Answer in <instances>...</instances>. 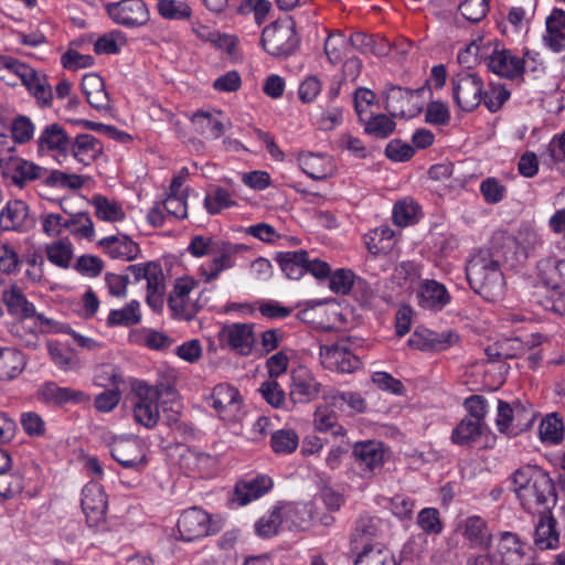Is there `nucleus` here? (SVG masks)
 Instances as JSON below:
<instances>
[{
	"instance_id": "obj_9",
	"label": "nucleus",
	"mask_w": 565,
	"mask_h": 565,
	"mask_svg": "<svg viewBox=\"0 0 565 565\" xmlns=\"http://www.w3.org/2000/svg\"><path fill=\"white\" fill-rule=\"evenodd\" d=\"M180 540L193 542L218 531L212 515L199 507L189 508L180 514L177 523Z\"/></svg>"
},
{
	"instance_id": "obj_6",
	"label": "nucleus",
	"mask_w": 565,
	"mask_h": 565,
	"mask_svg": "<svg viewBox=\"0 0 565 565\" xmlns=\"http://www.w3.org/2000/svg\"><path fill=\"white\" fill-rule=\"evenodd\" d=\"M451 95L455 105L462 111H473L482 102L483 79L473 72L462 71L451 79Z\"/></svg>"
},
{
	"instance_id": "obj_28",
	"label": "nucleus",
	"mask_w": 565,
	"mask_h": 565,
	"mask_svg": "<svg viewBox=\"0 0 565 565\" xmlns=\"http://www.w3.org/2000/svg\"><path fill=\"white\" fill-rule=\"evenodd\" d=\"M211 406L223 417L233 416L239 408L241 395L237 388L227 384H217L211 393Z\"/></svg>"
},
{
	"instance_id": "obj_22",
	"label": "nucleus",
	"mask_w": 565,
	"mask_h": 565,
	"mask_svg": "<svg viewBox=\"0 0 565 565\" xmlns=\"http://www.w3.org/2000/svg\"><path fill=\"white\" fill-rule=\"evenodd\" d=\"M457 339V335L450 331L438 333L419 328L411 335L408 344L420 351H444L451 347Z\"/></svg>"
},
{
	"instance_id": "obj_42",
	"label": "nucleus",
	"mask_w": 565,
	"mask_h": 565,
	"mask_svg": "<svg viewBox=\"0 0 565 565\" xmlns=\"http://www.w3.org/2000/svg\"><path fill=\"white\" fill-rule=\"evenodd\" d=\"M354 553V565H399L391 551L380 546H365L364 550Z\"/></svg>"
},
{
	"instance_id": "obj_27",
	"label": "nucleus",
	"mask_w": 565,
	"mask_h": 565,
	"mask_svg": "<svg viewBox=\"0 0 565 565\" xmlns=\"http://www.w3.org/2000/svg\"><path fill=\"white\" fill-rule=\"evenodd\" d=\"M98 246L102 247L110 258L126 262L136 259L140 253L138 244L129 236L122 234L104 237L98 241Z\"/></svg>"
},
{
	"instance_id": "obj_54",
	"label": "nucleus",
	"mask_w": 565,
	"mask_h": 565,
	"mask_svg": "<svg viewBox=\"0 0 565 565\" xmlns=\"http://www.w3.org/2000/svg\"><path fill=\"white\" fill-rule=\"evenodd\" d=\"M126 43V35L121 31L115 30L97 39L94 52L96 54H116Z\"/></svg>"
},
{
	"instance_id": "obj_5",
	"label": "nucleus",
	"mask_w": 565,
	"mask_h": 565,
	"mask_svg": "<svg viewBox=\"0 0 565 565\" xmlns=\"http://www.w3.org/2000/svg\"><path fill=\"white\" fill-rule=\"evenodd\" d=\"M533 422L534 412L530 404L498 399L495 426L501 434L518 436L531 428Z\"/></svg>"
},
{
	"instance_id": "obj_8",
	"label": "nucleus",
	"mask_w": 565,
	"mask_h": 565,
	"mask_svg": "<svg viewBox=\"0 0 565 565\" xmlns=\"http://www.w3.org/2000/svg\"><path fill=\"white\" fill-rule=\"evenodd\" d=\"M45 169L29 161L14 151L8 152L0 166V174L3 181L11 186L23 189L26 184L39 180L45 173Z\"/></svg>"
},
{
	"instance_id": "obj_29",
	"label": "nucleus",
	"mask_w": 565,
	"mask_h": 565,
	"mask_svg": "<svg viewBox=\"0 0 565 565\" xmlns=\"http://www.w3.org/2000/svg\"><path fill=\"white\" fill-rule=\"evenodd\" d=\"M68 152L79 163L89 166L103 154V146L94 136L82 134L71 140Z\"/></svg>"
},
{
	"instance_id": "obj_37",
	"label": "nucleus",
	"mask_w": 565,
	"mask_h": 565,
	"mask_svg": "<svg viewBox=\"0 0 565 565\" xmlns=\"http://www.w3.org/2000/svg\"><path fill=\"white\" fill-rule=\"evenodd\" d=\"M25 367L24 355L14 348H0V381L17 377Z\"/></svg>"
},
{
	"instance_id": "obj_39",
	"label": "nucleus",
	"mask_w": 565,
	"mask_h": 565,
	"mask_svg": "<svg viewBox=\"0 0 565 565\" xmlns=\"http://www.w3.org/2000/svg\"><path fill=\"white\" fill-rule=\"evenodd\" d=\"M3 301L13 316L20 318H31L35 315V307L28 301L21 288L13 285L10 289L4 290L2 294Z\"/></svg>"
},
{
	"instance_id": "obj_25",
	"label": "nucleus",
	"mask_w": 565,
	"mask_h": 565,
	"mask_svg": "<svg viewBox=\"0 0 565 565\" xmlns=\"http://www.w3.org/2000/svg\"><path fill=\"white\" fill-rule=\"evenodd\" d=\"M39 398L50 405H63L66 403L81 404L89 397L82 391L70 387H61L54 382H46L38 391Z\"/></svg>"
},
{
	"instance_id": "obj_2",
	"label": "nucleus",
	"mask_w": 565,
	"mask_h": 565,
	"mask_svg": "<svg viewBox=\"0 0 565 565\" xmlns=\"http://www.w3.org/2000/svg\"><path fill=\"white\" fill-rule=\"evenodd\" d=\"M499 262V250L481 248L467 264L466 275L470 287L488 301H497L504 295L505 280Z\"/></svg>"
},
{
	"instance_id": "obj_13",
	"label": "nucleus",
	"mask_w": 565,
	"mask_h": 565,
	"mask_svg": "<svg viewBox=\"0 0 565 565\" xmlns=\"http://www.w3.org/2000/svg\"><path fill=\"white\" fill-rule=\"evenodd\" d=\"M218 342L222 348L242 356L252 353L255 343L254 326L247 322L224 324L218 331Z\"/></svg>"
},
{
	"instance_id": "obj_21",
	"label": "nucleus",
	"mask_w": 565,
	"mask_h": 565,
	"mask_svg": "<svg viewBox=\"0 0 565 565\" xmlns=\"http://www.w3.org/2000/svg\"><path fill=\"white\" fill-rule=\"evenodd\" d=\"M418 303L431 311H441L451 300L445 285L434 279H424L417 288Z\"/></svg>"
},
{
	"instance_id": "obj_49",
	"label": "nucleus",
	"mask_w": 565,
	"mask_h": 565,
	"mask_svg": "<svg viewBox=\"0 0 565 565\" xmlns=\"http://www.w3.org/2000/svg\"><path fill=\"white\" fill-rule=\"evenodd\" d=\"M74 236L92 241L95 236L94 224L86 212H78L71 214L66 218V228Z\"/></svg>"
},
{
	"instance_id": "obj_35",
	"label": "nucleus",
	"mask_w": 565,
	"mask_h": 565,
	"mask_svg": "<svg viewBox=\"0 0 565 565\" xmlns=\"http://www.w3.org/2000/svg\"><path fill=\"white\" fill-rule=\"evenodd\" d=\"M547 35L545 40L548 46L559 52L565 49V11L554 9L546 19Z\"/></svg>"
},
{
	"instance_id": "obj_18",
	"label": "nucleus",
	"mask_w": 565,
	"mask_h": 565,
	"mask_svg": "<svg viewBox=\"0 0 565 565\" xmlns=\"http://www.w3.org/2000/svg\"><path fill=\"white\" fill-rule=\"evenodd\" d=\"M35 225V218L30 214L29 205L22 200H10L0 212V228L26 233Z\"/></svg>"
},
{
	"instance_id": "obj_58",
	"label": "nucleus",
	"mask_w": 565,
	"mask_h": 565,
	"mask_svg": "<svg viewBox=\"0 0 565 565\" xmlns=\"http://www.w3.org/2000/svg\"><path fill=\"white\" fill-rule=\"evenodd\" d=\"M282 522V514L279 508H275L264 516L255 525L256 533L262 537H269L278 532Z\"/></svg>"
},
{
	"instance_id": "obj_55",
	"label": "nucleus",
	"mask_w": 565,
	"mask_h": 565,
	"mask_svg": "<svg viewBox=\"0 0 565 565\" xmlns=\"http://www.w3.org/2000/svg\"><path fill=\"white\" fill-rule=\"evenodd\" d=\"M24 489L23 477L19 473H0V500L17 498Z\"/></svg>"
},
{
	"instance_id": "obj_57",
	"label": "nucleus",
	"mask_w": 565,
	"mask_h": 565,
	"mask_svg": "<svg viewBox=\"0 0 565 565\" xmlns=\"http://www.w3.org/2000/svg\"><path fill=\"white\" fill-rule=\"evenodd\" d=\"M354 281L355 275L351 269L340 268L329 275V288L339 295L349 294Z\"/></svg>"
},
{
	"instance_id": "obj_63",
	"label": "nucleus",
	"mask_w": 565,
	"mask_h": 565,
	"mask_svg": "<svg viewBox=\"0 0 565 565\" xmlns=\"http://www.w3.org/2000/svg\"><path fill=\"white\" fill-rule=\"evenodd\" d=\"M418 210V204L412 200L399 201L394 206L393 218L397 225L407 226L415 220Z\"/></svg>"
},
{
	"instance_id": "obj_61",
	"label": "nucleus",
	"mask_w": 565,
	"mask_h": 565,
	"mask_svg": "<svg viewBox=\"0 0 565 565\" xmlns=\"http://www.w3.org/2000/svg\"><path fill=\"white\" fill-rule=\"evenodd\" d=\"M462 17L470 22L481 21L489 11L488 0H465L459 6Z\"/></svg>"
},
{
	"instance_id": "obj_32",
	"label": "nucleus",
	"mask_w": 565,
	"mask_h": 565,
	"mask_svg": "<svg viewBox=\"0 0 565 565\" xmlns=\"http://www.w3.org/2000/svg\"><path fill=\"white\" fill-rule=\"evenodd\" d=\"M460 529L462 536L472 547H488L490 545L492 533L487 521L481 516H468L462 521Z\"/></svg>"
},
{
	"instance_id": "obj_47",
	"label": "nucleus",
	"mask_w": 565,
	"mask_h": 565,
	"mask_svg": "<svg viewBox=\"0 0 565 565\" xmlns=\"http://www.w3.org/2000/svg\"><path fill=\"white\" fill-rule=\"evenodd\" d=\"M30 93L36 98L38 103L43 107H49L52 104L53 92L51 85L44 75L33 72V76L26 79L24 84Z\"/></svg>"
},
{
	"instance_id": "obj_10",
	"label": "nucleus",
	"mask_w": 565,
	"mask_h": 565,
	"mask_svg": "<svg viewBox=\"0 0 565 565\" xmlns=\"http://www.w3.org/2000/svg\"><path fill=\"white\" fill-rule=\"evenodd\" d=\"M537 53L525 52L523 58L516 56L511 50L504 47H495L487 57L488 68L508 79H519L529 65L530 61L535 63Z\"/></svg>"
},
{
	"instance_id": "obj_34",
	"label": "nucleus",
	"mask_w": 565,
	"mask_h": 565,
	"mask_svg": "<svg viewBox=\"0 0 565 565\" xmlns=\"http://www.w3.org/2000/svg\"><path fill=\"white\" fill-rule=\"evenodd\" d=\"M71 146L68 135L58 124L47 125L39 138L40 149L66 154Z\"/></svg>"
},
{
	"instance_id": "obj_31",
	"label": "nucleus",
	"mask_w": 565,
	"mask_h": 565,
	"mask_svg": "<svg viewBox=\"0 0 565 565\" xmlns=\"http://www.w3.org/2000/svg\"><path fill=\"white\" fill-rule=\"evenodd\" d=\"M537 274L545 286L565 291V259L555 256L541 259Z\"/></svg>"
},
{
	"instance_id": "obj_64",
	"label": "nucleus",
	"mask_w": 565,
	"mask_h": 565,
	"mask_svg": "<svg viewBox=\"0 0 565 565\" xmlns=\"http://www.w3.org/2000/svg\"><path fill=\"white\" fill-rule=\"evenodd\" d=\"M480 192L488 204H497L504 198L505 186L495 178H487L480 184Z\"/></svg>"
},
{
	"instance_id": "obj_43",
	"label": "nucleus",
	"mask_w": 565,
	"mask_h": 565,
	"mask_svg": "<svg viewBox=\"0 0 565 565\" xmlns=\"http://www.w3.org/2000/svg\"><path fill=\"white\" fill-rule=\"evenodd\" d=\"M95 207V215L105 222H119L126 216L122 206L103 195H94L90 201Z\"/></svg>"
},
{
	"instance_id": "obj_36",
	"label": "nucleus",
	"mask_w": 565,
	"mask_h": 565,
	"mask_svg": "<svg viewBox=\"0 0 565 565\" xmlns=\"http://www.w3.org/2000/svg\"><path fill=\"white\" fill-rule=\"evenodd\" d=\"M412 98V90L390 84L385 89V109L393 117H405Z\"/></svg>"
},
{
	"instance_id": "obj_30",
	"label": "nucleus",
	"mask_w": 565,
	"mask_h": 565,
	"mask_svg": "<svg viewBox=\"0 0 565 565\" xmlns=\"http://www.w3.org/2000/svg\"><path fill=\"white\" fill-rule=\"evenodd\" d=\"M486 431L487 425L472 417H463L452 429L450 440L461 447H473L480 443Z\"/></svg>"
},
{
	"instance_id": "obj_26",
	"label": "nucleus",
	"mask_w": 565,
	"mask_h": 565,
	"mask_svg": "<svg viewBox=\"0 0 565 565\" xmlns=\"http://www.w3.org/2000/svg\"><path fill=\"white\" fill-rule=\"evenodd\" d=\"M273 487V481L267 476H257L245 479L236 483L233 502L239 507L246 505L268 492Z\"/></svg>"
},
{
	"instance_id": "obj_11",
	"label": "nucleus",
	"mask_w": 565,
	"mask_h": 565,
	"mask_svg": "<svg viewBox=\"0 0 565 565\" xmlns=\"http://www.w3.org/2000/svg\"><path fill=\"white\" fill-rule=\"evenodd\" d=\"M319 356L324 369L340 373H351L361 365L360 359L351 351L348 339L320 345Z\"/></svg>"
},
{
	"instance_id": "obj_7",
	"label": "nucleus",
	"mask_w": 565,
	"mask_h": 565,
	"mask_svg": "<svg viewBox=\"0 0 565 565\" xmlns=\"http://www.w3.org/2000/svg\"><path fill=\"white\" fill-rule=\"evenodd\" d=\"M298 36L292 21L274 22L262 33V44L273 56H288L298 47Z\"/></svg>"
},
{
	"instance_id": "obj_45",
	"label": "nucleus",
	"mask_w": 565,
	"mask_h": 565,
	"mask_svg": "<svg viewBox=\"0 0 565 565\" xmlns=\"http://www.w3.org/2000/svg\"><path fill=\"white\" fill-rule=\"evenodd\" d=\"M270 446L277 455H290L299 446V436L291 428H282L273 433Z\"/></svg>"
},
{
	"instance_id": "obj_20",
	"label": "nucleus",
	"mask_w": 565,
	"mask_h": 565,
	"mask_svg": "<svg viewBox=\"0 0 565 565\" xmlns=\"http://www.w3.org/2000/svg\"><path fill=\"white\" fill-rule=\"evenodd\" d=\"M111 457L124 468L140 470L146 466V452L137 438H116L110 448Z\"/></svg>"
},
{
	"instance_id": "obj_53",
	"label": "nucleus",
	"mask_w": 565,
	"mask_h": 565,
	"mask_svg": "<svg viewBox=\"0 0 565 565\" xmlns=\"http://www.w3.org/2000/svg\"><path fill=\"white\" fill-rule=\"evenodd\" d=\"M235 205L232 194L224 188H214L204 199V206L210 214H217L222 210Z\"/></svg>"
},
{
	"instance_id": "obj_19",
	"label": "nucleus",
	"mask_w": 565,
	"mask_h": 565,
	"mask_svg": "<svg viewBox=\"0 0 565 565\" xmlns=\"http://www.w3.org/2000/svg\"><path fill=\"white\" fill-rule=\"evenodd\" d=\"M81 503L89 526L97 527L105 522L107 499L99 483L93 481L84 487Z\"/></svg>"
},
{
	"instance_id": "obj_1",
	"label": "nucleus",
	"mask_w": 565,
	"mask_h": 565,
	"mask_svg": "<svg viewBox=\"0 0 565 565\" xmlns=\"http://www.w3.org/2000/svg\"><path fill=\"white\" fill-rule=\"evenodd\" d=\"M514 492L522 508L531 514L550 511L557 492L550 475L537 466H523L512 476Z\"/></svg>"
},
{
	"instance_id": "obj_44",
	"label": "nucleus",
	"mask_w": 565,
	"mask_h": 565,
	"mask_svg": "<svg viewBox=\"0 0 565 565\" xmlns=\"http://www.w3.org/2000/svg\"><path fill=\"white\" fill-rule=\"evenodd\" d=\"M313 424L319 431H331L334 436H343L344 428L338 424L335 412L328 405L319 406L313 414Z\"/></svg>"
},
{
	"instance_id": "obj_17",
	"label": "nucleus",
	"mask_w": 565,
	"mask_h": 565,
	"mask_svg": "<svg viewBox=\"0 0 565 565\" xmlns=\"http://www.w3.org/2000/svg\"><path fill=\"white\" fill-rule=\"evenodd\" d=\"M385 530L386 523L381 518L367 512L361 513L351 533V551L358 552L364 550L365 546H377L372 544V541L381 537Z\"/></svg>"
},
{
	"instance_id": "obj_62",
	"label": "nucleus",
	"mask_w": 565,
	"mask_h": 565,
	"mask_svg": "<svg viewBox=\"0 0 565 565\" xmlns=\"http://www.w3.org/2000/svg\"><path fill=\"white\" fill-rule=\"evenodd\" d=\"M419 527L427 534H439L443 531V523L439 512L435 508L423 509L417 516Z\"/></svg>"
},
{
	"instance_id": "obj_52",
	"label": "nucleus",
	"mask_w": 565,
	"mask_h": 565,
	"mask_svg": "<svg viewBox=\"0 0 565 565\" xmlns=\"http://www.w3.org/2000/svg\"><path fill=\"white\" fill-rule=\"evenodd\" d=\"M362 122L366 134L381 139L388 137L396 127L394 120L384 114L371 116Z\"/></svg>"
},
{
	"instance_id": "obj_51",
	"label": "nucleus",
	"mask_w": 565,
	"mask_h": 565,
	"mask_svg": "<svg viewBox=\"0 0 565 565\" xmlns=\"http://www.w3.org/2000/svg\"><path fill=\"white\" fill-rule=\"evenodd\" d=\"M47 259L62 268H67L73 257V246L68 241L60 239L46 246Z\"/></svg>"
},
{
	"instance_id": "obj_50",
	"label": "nucleus",
	"mask_w": 565,
	"mask_h": 565,
	"mask_svg": "<svg viewBox=\"0 0 565 565\" xmlns=\"http://www.w3.org/2000/svg\"><path fill=\"white\" fill-rule=\"evenodd\" d=\"M349 50V40L342 33H332L326 39L324 53L333 65L340 63L348 55Z\"/></svg>"
},
{
	"instance_id": "obj_23",
	"label": "nucleus",
	"mask_w": 565,
	"mask_h": 565,
	"mask_svg": "<svg viewBox=\"0 0 565 565\" xmlns=\"http://www.w3.org/2000/svg\"><path fill=\"white\" fill-rule=\"evenodd\" d=\"M540 519L535 525L533 543L537 550H556L561 544V534L557 531V521L550 511L539 513Z\"/></svg>"
},
{
	"instance_id": "obj_14",
	"label": "nucleus",
	"mask_w": 565,
	"mask_h": 565,
	"mask_svg": "<svg viewBox=\"0 0 565 565\" xmlns=\"http://www.w3.org/2000/svg\"><path fill=\"white\" fill-rule=\"evenodd\" d=\"M195 286L196 281L188 276L175 280L168 299V306L174 318L185 321H191L195 318L199 306L190 298V294Z\"/></svg>"
},
{
	"instance_id": "obj_15",
	"label": "nucleus",
	"mask_w": 565,
	"mask_h": 565,
	"mask_svg": "<svg viewBox=\"0 0 565 565\" xmlns=\"http://www.w3.org/2000/svg\"><path fill=\"white\" fill-rule=\"evenodd\" d=\"M352 455L362 478L371 479L377 475L385 461V448L380 441L356 443Z\"/></svg>"
},
{
	"instance_id": "obj_24",
	"label": "nucleus",
	"mask_w": 565,
	"mask_h": 565,
	"mask_svg": "<svg viewBox=\"0 0 565 565\" xmlns=\"http://www.w3.org/2000/svg\"><path fill=\"white\" fill-rule=\"evenodd\" d=\"M299 167L312 180H326L337 172L332 157L321 153H301L298 157Z\"/></svg>"
},
{
	"instance_id": "obj_46",
	"label": "nucleus",
	"mask_w": 565,
	"mask_h": 565,
	"mask_svg": "<svg viewBox=\"0 0 565 565\" xmlns=\"http://www.w3.org/2000/svg\"><path fill=\"white\" fill-rule=\"evenodd\" d=\"M157 9L166 20L186 21L192 17L191 7L182 0H159Z\"/></svg>"
},
{
	"instance_id": "obj_33",
	"label": "nucleus",
	"mask_w": 565,
	"mask_h": 565,
	"mask_svg": "<svg viewBox=\"0 0 565 565\" xmlns=\"http://www.w3.org/2000/svg\"><path fill=\"white\" fill-rule=\"evenodd\" d=\"M81 86L87 103L93 108L97 110H106L109 108V96L105 89L104 81L99 75L95 73L84 75Z\"/></svg>"
},
{
	"instance_id": "obj_59",
	"label": "nucleus",
	"mask_w": 565,
	"mask_h": 565,
	"mask_svg": "<svg viewBox=\"0 0 565 565\" xmlns=\"http://www.w3.org/2000/svg\"><path fill=\"white\" fill-rule=\"evenodd\" d=\"M540 436L543 441H550L553 444L562 440L563 424L556 414L548 415L541 422Z\"/></svg>"
},
{
	"instance_id": "obj_3",
	"label": "nucleus",
	"mask_w": 565,
	"mask_h": 565,
	"mask_svg": "<svg viewBox=\"0 0 565 565\" xmlns=\"http://www.w3.org/2000/svg\"><path fill=\"white\" fill-rule=\"evenodd\" d=\"M249 246L231 241H222L214 252L210 262L198 268V275L204 284L215 282L225 270L236 266L237 257L249 252Z\"/></svg>"
},
{
	"instance_id": "obj_12",
	"label": "nucleus",
	"mask_w": 565,
	"mask_h": 565,
	"mask_svg": "<svg viewBox=\"0 0 565 565\" xmlns=\"http://www.w3.org/2000/svg\"><path fill=\"white\" fill-rule=\"evenodd\" d=\"M109 18L127 29L143 26L150 20V11L142 0H120L106 4Z\"/></svg>"
},
{
	"instance_id": "obj_40",
	"label": "nucleus",
	"mask_w": 565,
	"mask_h": 565,
	"mask_svg": "<svg viewBox=\"0 0 565 565\" xmlns=\"http://www.w3.org/2000/svg\"><path fill=\"white\" fill-rule=\"evenodd\" d=\"M191 122L196 132L206 139H217L224 134V124L211 113L198 110L191 117Z\"/></svg>"
},
{
	"instance_id": "obj_41",
	"label": "nucleus",
	"mask_w": 565,
	"mask_h": 565,
	"mask_svg": "<svg viewBox=\"0 0 565 565\" xmlns=\"http://www.w3.org/2000/svg\"><path fill=\"white\" fill-rule=\"evenodd\" d=\"M306 256L308 253L301 249L279 253L276 259L289 279L298 280L306 274Z\"/></svg>"
},
{
	"instance_id": "obj_16",
	"label": "nucleus",
	"mask_w": 565,
	"mask_h": 565,
	"mask_svg": "<svg viewBox=\"0 0 565 565\" xmlns=\"http://www.w3.org/2000/svg\"><path fill=\"white\" fill-rule=\"evenodd\" d=\"M322 391V384L306 366H297L291 372L289 397L294 404H309L316 401Z\"/></svg>"
},
{
	"instance_id": "obj_38",
	"label": "nucleus",
	"mask_w": 565,
	"mask_h": 565,
	"mask_svg": "<svg viewBox=\"0 0 565 565\" xmlns=\"http://www.w3.org/2000/svg\"><path fill=\"white\" fill-rule=\"evenodd\" d=\"M141 317L140 302L131 300L120 309H111L106 319V324L110 328H128L140 323Z\"/></svg>"
},
{
	"instance_id": "obj_4",
	"label": "nucleus",
	"mask_w": 565,
	"mask_h": 565,
	"mask_svg": "<svg viewBox=\"0 0 565 565\" xmlns=\"http://www.w3.org/2000/svg\"><path fill=\"white\" fill-rule=\"evenodd\" d=\"M172 390L170 386H150L145 382H138L134 386V417L135 420L146 428H153L159 420L158 407L159 396L163 392Z\"/></svg>"
},
{
	"instance_id": "obj_60",
	"label": "nucleus",
	"mask_w": 565,
	"mask_h": 565,
	"mask_svg": "<svg viewBox=\"0 0 565 565\" xmlns=\"http://www.w3.org/2000/svg\"><path fill=\"white\" fill-rule=\"evenodd\" d=\"M524 345L519 339H504L489 348V355L499 359H513L521 355Z\"/></svg>"
},
{
	"instance_id": "obj_48",
	"label": "nucleus",
	"mask_w": 565,
	"mask_h": 565,
	"mask_svg": "<svg viewBox=\"0 0 565 565\" xmlns=\"http://www.w3.org/2000/svg\"><path fill=\"white\" fill-rule=\"evenodd\" d=\"M30 93L36 98L38 103L43 107H49L52 104L53 92L51 85L44 75L33 72V76L26 79L24 84Z\"/></svg>"
},
{
	"instance_id": "obj_56",
	"label": "nucleus",
	"mask_w": 565,
	"mask_h": 565,
	"mask_svg": "<svg viewBox=\"0 0 565 565\" xmlns=\"http://www.w3.org/2000/svg\"><path fill=\"white\" fill-rule=\"evenodd\" d=\"M223 239H214L212 236L207 235H194L186 250L195 258H202L207 255H213L216 252L217 245Z\"/></svg>"
}]
</instances>
